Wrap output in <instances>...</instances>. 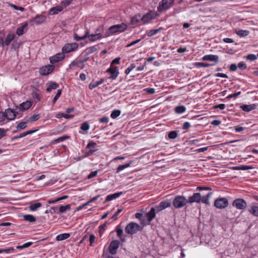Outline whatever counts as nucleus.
<instances>
[{
	"instance_id": "nucleus-1",
	"label": "nucleus",
	"mask_w": 258,
	"mask_h": 258,
	"mask_svg": "<svg viewBox=\"0 0 258 258\" xmlns=\"http://www.w3.org/2000/svg\"><path fill=\"white\" fill-rule=\"evenodd\" d=\"M102 37V36L101 33L89 35L88 31H86L85 34L82 36H79L77 33L74 34V39L78 41L85 39L86 38H88L89 41L94 42L101 39Z\"/></svg>"
},
{
	"instance_id": "nucleus-2",
	"label": "nucleus",
	"mask_w": 258,
	"mask_h": 258,
	"mask_svg": "<svg viewBox=\"0 0 258 258\" xmlns=\"http://www.w3.org/2000/svg\"><path fill=\"white\" fill-rule=\"evenodd\" d=\"M127 28V25L123 23L120 24L114 25L108 28V33L109 35H114L124 32Z\"/></svg>"
},
{
	"instance_id": "nucleus-3",
	"label": "nucleus",
	"mask_w": 258,
	"mask_h": 258,
	"mask_svg": "<svg viewBox=\"0 0 258 258\" xmlns=\"http://www.w3.org/2000/svg\"><path fill=\"white\" fill-rule=\"evenodd\" d=\"M188 203L187 200L183 196H177L173 200L172 204L173 206L179 209L185 206Z\"/></svg>"
},
{
	"instance_id": "nucleus-4",
	"label": "nucleus",
	"mask_w": 258,
	"mask_h": 258,
	"mask_svg": "<svg viewBox=\"0 0 258 258\" xmlns=\"http://www.w3.org/2000/svg\"><path fill=\"white\" fill-rule=\"evenodd\" d=\"M141 229V228L138 224L131 222L126 226L125 231L128 234L133 235L137 233Z\"/></svg>"
},
{
	"instance_id": "nucleus-5",
	"label": "nucleus",
	"mask_w": 258,
	"mask_h": 258,
	"mask_svg": "<svg viewBox=\"0 0 258 258\" xmlns=\"http://www.w3.org/2000/svg\"><path fill=\"white\" fill-rule=\"evenodd\" d=\"M175 0H162L159 4L157 9L159 12L166 11L172 7Z\"/></svg>"
},
{
	"instance_id": "nucleus-6",
	"label": "nucleus",
	"mask_w": 258,
	"mask_h": 258,
	"mask_svg": "<svg viewBox=\"0 0 258 258\" xmlns=\"http://www.w3.org/2000/svg\"><path fill=\"white\" fill-rule=\"evenodd\" d=\"M228 201L226 198H217L214 202V206L219 209H223L228 206Z\"/></svg>"
},
{
	"instance_id": "nucleus-7",
	"label": "nucleus",
	"mask_w": 258,
	"mask_h": 258,
	"mask_svg": "<svg viewBox=\"0 0 258 258\" xmlns=\"http://www.w3.org/2000/svg\"><path fill=\"white\" fill-rule=\"evenodd\" d=\"M232 206L238 210H243L247 207V203L244 199L238 198L234 200Z\"/></svg>"
},
{
	"instance_id": "nucleus-8",
	"label": "nucleus",
	"mask_w": 258,
	"mask_h": 258,
	"mask_svg": "<svg viewBox=\"0 0 258 258\" xmlns=\"http://www.w3.org/2000/svg\"><path fill=\"white\" fill-rule=\"evenodd\" d=\"M78 48V44L77 43H68L66 44L62 48L63 53H70L75 51Z\"/></svg>"
},
{
	"instance_id": "nucleus-9",
	"label": "nucleus",
	"mask_w": 258,
	"mask_h": 258,
	"mask_svg": "<svg viewBox=\"0 0 258 258\" xmlns=\"http://www.w3.org/2000/svg\"><path fill=\"white\" fill-rule=\"evenodd\" d=\"M120 242L117 240H114L111 242L109 246V251L111 254H115L119 246Z\"/></svg>"
},
{
	"instance_id": "nucleus-10",
	"label": "nucleus",
	"mask_w": 258,
	"mask_h": 258,
	"mask_svg": "<svg viewBox=\"0 0 258 258\" xmlns=\"http://www.w3.org/2000/svg\"><path fill=\"white\" fill-rule=\"evenodd\" d=\"M171 204L169 201L165 200L163 201L160 204L156 206V210L157 212H160L168 207L171 206Z\"/></svg>"
},
{
	"instance_id": "nucleus-11",
	"label": "nucleus",
	"mask_w": 258,
	"mask_h": 258,
	"mask_svg": "<svg viewBox=\"0 0 258 258\" xmlns=\"http://www.w3.org/2000/svg\"><path fill=\"white\" fill-rule=\"evenodd\" d=\"M54 68V67L52 65L45 66L39 69V73L41 75H47L52 72Z\"/></svg>"
},
{
	"instance_id": "nucleus-12",
	"label": "nucleus",
	"mask_w": 258,
	"mask_h": 258,
	"mask_svg": "<svg viewBox=\"0 0 258 258\" xmlns=\"http://www.w3.org/2000/svg\"><path fill=\"white\" fill-rule=\"evenodd\" d=\"M106 72L111 74V76L109 78L111 80L116 79L119 74L118 70L117 67H110L108 68Z\"/></svg>"
},
{
	"instance_id": "nucleus-13",
	"label": "nucleus",
	"mask_w": 258,
	"mask_h": 258,
	"mask_svg": "<svg viewBox=\"0 0 258 258\" xmlns=\"http://www.w3.org/2000/svg\"><path fill=\"white\" fill-rule=\"evenodd\" d=\"M64 58V53L62 52V53H58L55 55L50 57L49 60L51 63H55L62 60Z\"/></svg>"
},
{
	"instance_id": "nucleus-14",
	"label": "nucleus",
	"mask_w": 258,
	"mask_h": 258,
	"mask_svg": "<svg viewBox=\"0 0 258 258\" xmlns=\"http://www.w3.org/2000/svg\"><path fill=\"white\" fill-rule=\"evenodd\" d=\"M155 17V13L151 11L144 15L141 18V20L144 22V23H147L149 22L150 20L154 19Z\"/></svg>"
},
{
	"instance_id": "nucleus-15",
	"label": "nucleus",
	"mask_w": 258,
	"mask_h": 258,
	"mask_svg": "<svg viewBox=\"0 0 258 258\" xmlns=\"http://www.w3.org/2000/svg\"><path fill=\"white\" fill-rule=\"evenodd\" d=\"M201 200V196L200 193L197 192L194 194V195L188 197L187 199L188 203H192L194 202L199 203Z\"/></svg>"
},
{
	"instance_id": "nucleus-16",
	"label": "nucleus",
	"mask_w": 258,
	"mask_h": 258,
	"mask_svg": "<svg viewBox=\"0 0 258 258\" xmlns=\"http://www.w3.org/2000/svg\"><path fill=\"white\" fill-rule=\"evenodd\" d=\"M5 114V117L10 120H14L17 116L15 111L10 108L6 109Z\"/></svg>"
},
{
	"instance_id": "nucleus-17",
	"label": "nucleus",
	"mask_w": 258,
	"mask_h": 258,
	"mask_svg": "<svg viewBox=\"0 0 258 258\" xmlns=\"http://www.w3.org/2000/svg\"><path fill=\"white\" fill-rule=\"evenodd\" d=\"M202 60L204 61H214L217 63L219 61V56L213 54L206 55L202 57Z\"/></svg>"
},
{
	"instance_id": "nucleus-18",
	"label": "nucleus",
	"mask_w": 258,
	"mask_h": 258,
	"mask_svg": "<svg viewBox=\"0 0 258 258\" xmlns=\"http://www.w3.org/2000/svg\"><path fill=\"white\" fill-rule=\"evenodd\" d=\"M156 211V208H152L150 211L147 214V218L149 224L155 218Z\"/></svg>"
},
{
	"instance_id": "nucleus-19",
	"label": "nucleus",
	"mask_w": 258,
	"mask_h": 258,
	"mask_svg": "<svg viewBox=\"0 0 258 258\" xmlns=\"http://www.w3.org/2000/svg\"><path fill=\"white\" fill-rule=\"evenodd\" d=\"M46 85L47 86L46 91L48 92H50L52 90L56 89L59 87V85L57 83L53 81L48 82L46 84Z\"/></svg>"
},
{
	"instance_id": "nucleus-20",
	"label": "nucleus",
	"mask_w": 258,
	"mask_h": 258,
	"mask_svg": "<svg viewBox=\"0 0 258 258\" xmlns=\"http://www.w3.org/2000/svg\"><path fill=\"white\" fill-rule=\"evenodd\" d=\"M256 105L255 104H251L249 105H242L240 106V108L245 112H249L256 108Z\"/></svg>"
},
{
	"instance_id": "nucleus-21",
	"label": "nucleus",
	"mask_w": 258,
	"mask_h": 258,
	"mask_svg": "<svg viewBox=\"0 0 258 258\" xmlns=\"http://www.w3.org/2000/svg\"><path fill=\"white\" fill-rule=\"evenodd\" d=\"M122 194V192H116L113 194L109 195L106 197V199L104 201V203H106V202H109L110 201H112L114 199H115L118 198Z\"/></svg>"
},
{
	"instance_id": "nucleus-22",
	"label": "nucleus",
	"mask_w": 258,
	"mask_h": 258,
	"mask_svg": "<svg viewBox=\"0 0 258 258\" xmlns=\"http://www.w3.org/2000/svg\"><path fill=\"white\" fill-rule=\"evenodd\" d=\"M96 145V144L93 142H90L88 145H87L86 148L87 149H89V150L87 152V155L90 156L92 155L94 152L96 151V150L94 149L93 148L95 147Z\"/></svg>"
},
{
	"instance_id": "nucleus-23",
	"label": "nucleus",
	"mask_w": 258,
	"mask_h": 258,
	"mask_svg": "<svg viewBox=\"0 0 258 258\" xmlns=\"http://www.w3.org/2000/svg\"><path fill=\"white\" fill-rule=\"evenodd\" d=\"M104 82V79H101L99 81H92L89 85V88L90 89V90H93V89H94L95 88L97 87V86H98L99 85L102 84V83H103Z\"/></svg>"
},
{
	"instance_id": "nucleus-24",
	"label": "nucleus",
	"mask_w": 258,
	"mask_h": 258,
	"mask_svg": "<svg viewBox=\"0 0 258 258\" xmlns=\"http://www.w3.org/2000/svg\"><path fill=\"white\" fill-rule=\"evenodd\" d=\"M42 204L39 203H30L29 205V210L31 211H36L38 208L41 207Z\"/></svg>"
},
{
	"instance_id": "nucleus-25",
	"label": "nucleus",
	"mask_w": 258,
	"mask_h": 258,
	"mask_svg": "<svg viewBox=\"0 0 258 258\" xmlns=\"http://www.w3.org/2000/svg\"><path fill=\"white\" fill-rule=\"evenodd\" d=\"M28 24L27 23H25L23 25H22L21 26L18 28L16 31V34L18 36H21L23 35L25 32V29L27 27Z\"/></svg>"
},
{
	"instance_id": "nucleus-26",
	"label": "nucleus",
	"mask_w": 258,
	"mask_h": 258,
	"mask_svg": "<svg viewBox=\"0 0 258 258\" xmlns=\"http://www.w3.org/2000/svg\"><path fill=\"white\" fill-rule=\"evenodd\" d=\"M45 20L44 16L39 15L33 18L32 22L35 23L36 24H39L42 23Z\"/></svg>"
},
{
	"instance_id": "nucleus-27",
	"label": "nucleus",
	"mask_w": 258,
	"mask_h": 258,
	"mask_svg": "<svg viewBox=\"0 0 258 258\" xmlns=\"http://www.w3.org/2000/svg\"><path fill=\"white\" fill-rule=\"evenodd\" d=\"M248 212L253 216L258 217V207L256 206H252L248 209Z\"/></svg>"
},
{
	"instance_id": "nucleus-28",
	"label": "nucleus",
	"mask_w": 258,
	"mask_h": 258,
	"mask_svg": "<svg viewBox=\"0 0 258 258\" xmlns=\"http://www.w3.org/2000/svg\"><path fill=\"white\" fill-rule=\"evenodd\" d=\"M63 8L62 6H56L51 9L50 13L51 14H57L62 11Z\"/></svg>"
},
{
	"instance_id": "nucleus-29",
	"label": "nucleus",
	"mask_w": 258,
	"mask_h": 258,
	"mask_svg": "<svg viewBox=\"0 0 258 258\" xmlns=\"http://www.w3.org/2000/svg\"><path fill=\"white\" fill-rule=\"evenodd\" d=\"M31 105L32 103L29 101H27L20 104V106H21L23 111L28 109L29 108H30Z\"/></svg>"
},
{
	"instance_id": "nucleus-30",
	"label": "nucleus",
	"mask_w": 258,
	"mask_h": 258,
	"mask_svg": "<svg viewBox=\"0 0 258 258\" xmlns=\"http://www.w3.org/2000/svg\"><path fill=\"white\" fill-rule=\"evenodd\" d=\"M70 236L69 233H63L58 235L56 237L57 241H61L68 239Z\"/></svg>"
},
{
	"instance_id": "nucleus-31",
	"label": "nucleus",
	"mask_w": 258,
	"mask_h": 258,
	"mask_svg": "<svg viewBox=\"0 0 258 258\" xmlns=\"http://www.w3.org/2000/svg\"><path fill=\"white\" fill-rule=\"evenodd\" d=\"M132 161L124 165H119L116 169V173H119L121 171L130 166Z\"/></svg>"
},
{
	"instance_id": "nucleus-32",
	"label": "nucleus",
	"mask_w": 258,
	"mask_h": 258,
	"mask_svg": "<svg viewBox=\"0 0 258 258\" xmlns=\"http://www.w3.org/2000/svg\"><path fill=\"white\" fill-rule=\"evenodd\" d=\"M15 35L13 34H9L7 35L5 40V44L6 45L8 46L11 41L14 39Z\"/></svg>"
},
{
	"instance_id": "nucleus-33",
	"label": "nucleus",
	"mask_w": 258,
	"mask_h": 258,
	"mask_svg": "<svg viewBox=\"0 0 258 258\" xmlns=\"http://www.w3.org/2000/svg\"><path fill=\"white\" fill-rule=\"evenodd\" d=\"M24 219L29 222L34 223L36 221V218L32 215H25L23 216Z\"/></svg>"
},
{
	"instance_id": "nucleus-34",
	"label": "nucleus",
	"mask_w": 258,
	"mask_h": 258,
	"mask_svg": "<svg viewBox=\"0 0 258 258\" xmlns=\"http://www.w3.org/2000/svg\"><path fill=\"white\" fill-rule=\"evenodd\" d=\"M71 209V205L68 204L66 206H61L59 208V211L57 212L58 214H61L67 211L70 210Z\"/></svg>"
},
{
	"instance_id": "nucleus-35",
	"label": "nucleus",
	"mask_w": 258,
	"mask_h": 258,
	"mask_svg": "<svg viewBox=\"0 0 258 258\" xmlns=\"http://www.w3.org/2000/svg\"><path fill=\"white\" fill-rule=\"evenodd\" d=\"M212 192H210L206 196H203L202 197H201V201H202V203L206 204L207 205L209 204V199L212 196Z\"/></svg>"
},
{
	"instance_id": "nucleus-36",
	"label": "nucleus",
	"mask_w": 258,
	"mask_h": 258,
	"mask_svg": "<svg viewBox=\"0 0 258 258\" xmlns=\"http://www.w3.org/2000/svg\"><path fill=\"white\" fill-rule=\"evenodd\" d=\"M74 116V115H69L68 114H66V113H58L55 117L57 118H62V117H64L66 118H73Z\"/></svg>"
},
{
	"instance_id": "nucleus-37",
	"label": "nucleus",
	"mask_w": 258,
	"mask_h": 258,
	"mask_svg": "<svg viewBox=\"0 0 258 258\" xmlns=\"http://www.w3.org/2000/svg\"><path fill=\"white\" fill-rule=\"evenodd\" d=\"M186 110V108L183 105L178 106L175 107V111L178 114H180L184 112Z\"/></svg>"
},
{
	"instance_id": "nucleus-38",
	"label": "nucleus",
	"mask_w": 258,
	"mask_h": 258,
	"mask_svg": "<svg viewBox=\"0 0 258 258\" xmlns=\"http://www.w3.org/2000/svg\"><path fill=\"white\" fill-rule=\"evenodd\" d=\"M249 32L247 30H239L236 31V34L240 37H245L249 34Z\"/></svg>"
},
{
	"instance_id": "nucleus-39",
	"label": "nucleus",
	"mask_w": 258,
	"mask_h": 258,
	"mask_svg": "<svg viewBox=\"0 0 258 258\" xmlns=\"http://www.w3.org/2000/svg\"><path fill=\"white\" fill-rule=\"evenodd\" d=\"M161 28L157 29H152L147 32V35L149 37H151L157 34L161 30Z\"/></svg>"
},
{
	"instance_id": "nucleus-40",
	"label": "nucleus",
	"mask_w": 258,
	"mask_h": 258,
	"mask_svg": "<svg viewBox=\"0 0 258 258\" xmlns=\"http://www.w3.org/2000/svg\"><path fill=\"white\" fill-rule=\"evenodd\" d=\"M195 66L197 68H205L213 66V64L206 63L203 62H196Z\"/></svg>"
},
{
	"instance_id": "nucleus-41",
	"label": "nucleus",
	"mask_w": 258,
	"mask_h": 258,
	"mask_svg": "<svg viewBox=\"0 0 258 258\" xmlns=\"http://www.w3.org/2000/svg\"><path fill=\"white\" fill-rule=\"evenodd\" d=\"M89 128H90V125L87 121L84 122L82 124V125L80 127V128L82 130H83L86 132H87L88 131V130L89 129Z\"/></svg>"
},
{
	"instance_id": "nucleus-42",
	"label": "nucleus",
	"mask_w": 258,
	"mask_h": 258,
	"mask_svg": "<svg viewBox=\"0 0 258 258\" xmlns=\"http://www.w3.org/2000/svg\"><path fill=\"white\" fill-rule=\"evenodd\" d=\"M98 47L97 45H95V46H91V47L87 48L86 49V51L88 53H93V52L96 51L98 49Z\"/></svg>"
},
{
	"instance_id": "nucleus-43",
	"label": "nucleus",
	"mask_w": 258,
	"mask_h": 258,
	"mask_svg": "<svg viewBox=\"0 0 258 258\" xmlns=\"http://www.w3.org/2000/svg\"><path fill=\"white\" fill-rule=\"evenodd\" d=\"M234 169L242 170H247L249 169H253V167L247 165H241L240 166L235 167Z\"/></svg>"
},
{
	"instance_id": "nucleus-44",
	"label": "nucleus",
	"mask_w": 258,
	"mask_h": 258,
	"mask_svg": "<svg viewBox=\"0 0 258 258\" xmlns=\"http://www.w3.org/2000/svg\"><path fill=\"white\" fill-rule=\"evenodd\" d=\"M68 138H69L68 136H63L62 137H59V138L56 139L55 140H54L53 141V143L55 144V143H58L59 142H62L64 141L65 140H66L67 139H68Z\"/></svg>"
},
{
	"instance_id": "nucleus-45",
	"label": "nucleus",
	"mask_w": 258,
	"mask_h": 258,
	"mask_svg": "<svg viewBox=\"0 0 258 258\" xmlns=\"http://www.w3.org/2000/svg\"><path fill=\"white\" fill-rule=\"evenodd\" d=\"M117 235L120 238V239H122V237L123 236V230L122 228L119 226L116 227V229Z\"/></svg>"
},
{
	"instance_id": "nucleus-46",
	"label": "nucleus",
	"mask_w": 258,
	"mask_h": 258,
	"mask_svg": "<svg viewBox=\"0 0 258 258\" xmlns=\"http://www.w3.org/2000/svg\"><path fill=\"white\" fill-rule=\"evenodd\" d=\"M140 19H141V18L140 16H135L132 18L131 23L133 25H136L140 21Z\"/></svg>"
},
{
	"instance_id": "nucleus-47",
	"label": "nucleus",
	"mask_w": 258,
	"mask_h": 258,
	"mask_svg": "<svg viewBox=\"0 0 258 258\" xmlns=\"http://www.w3.org/2000/svg\"><path fill=\"white\" fill-rule=\"evenodd\" d=\"M120 113L121 112L119 110H114L111 114V117L112 118H115L119 116Z\"/></svg>"
},
{
	"instance_id": "nucleus-48",
	"label": "nucleus",
	"mask_w": 258,
	"mask_h": 258,
	"mask_svg": "<svg viewBox=\"0 0 258 258\" xmlns=\"http://www.w3.org/2000/svg\"><path fill=\"white\" fill-rule=\"evenodd\" d=\"M40 118L39 114H34L32 115L28 119V122H33L39 119Z\"/></svg>"
},
{
	"instance_id": "nucleus-49",
	"label": "nucleus",
	"mask_w": 258,
	"mask_h": 258,
	"mask_svg": "<svg viewBox=\"0 0 258 258\" xmlns=\"http://www.w3.org/2000/svg\"><path fill=\"white\" fill-rule=\"evenodd\" d=\"M61 94V90L59 89L57 90L56 94L54 96L53 100H52V103L54 104L56 102V101L58 100V99L59 98Z\"/></svg>"
},
{
	"instance_id": "nucleus-50",
	"label": "nucleus",
	"mask_w": 258,
	"mask_h": 258,
	"mask_svg": "<svg viewBox=\"0 0 258 258\" xmlns=\"http://www.w3.org/2000/svg\"><path fill=\"white\" fill-rule=\"evenodd\" d=\"M177 137V133L176 131H171L168 134V138L170 139H174Z\"/></svg>"
},
{
	"instance_id": "nucleus-51",
	"label": "nucleus",
	"mask_w": 258,
	"mask_h": 258,
	"mask_svg": "<svg viewBox=\"0 0 258 258\" xmlns=\"http://www.w3.org/2000/svg\"><path fill=\"white\" fill-rule=\"evenodd\" d=\"M27 122H21L19 123L17 126V128L18 130L24 129L26 127Z\"/></svg>"
},
{
	"instance_id": "nucleus-52",
	"label": "nucleus",
	"mask_w": 258,
	"mask_h": 258,
	"mask_svg": "<svg viewBox=\"0 0 258 258\" xmlns=\"http://www.w3.org/2000/svg\"><path fill=\"white\" fill-rule=\"evenodd\" d=\"M240 94H241V92L238 91L237 92L229 95L228 96H227L226 98L230 99L232 98H236L237 96H238L239 95H240Z\"/></svg>"
},
{
	"instance_id": "nucleus-53",
	"label": "nucleus",
	"mask_w": 258,
	"mask_h": 258,
	"mask_svg": "<svg viewBox=\"0 0 258 258\" xmlns=\"http://www.w3.org/2000/svg\"><path fill=\"white\" fill-rule=\"evenodd\" d=\"M13 110L14 111H15L16 115L21 114L22 112L23 111V109L20 105L19 107L17 106L16 108Z\"/></svg>"
},
{
	"instance_id": "nucleus-54",
	"label": "nucleus",
	"mask_w": 258,
	"mask_h": 258,
	"mask_svg": "<svg viewBox=\"0 0 258 258\" xmlns=\"http://www.w3.org/2000/svg\"><path fill=\"white\" fill-rule=\"evenodd\" d=\"M246 58L248 60H249L251 61H253V60H255V59H256L257 56L253 54H249L247 55Z\"/></svg>"
},
{
	"instance_id": "nucleus-55",
	"label": "nucleus",
	"mask_w": 258,
	"mask_h": 258,
	"mask_svg": "<svg viewBox=\"0 0 258 258\" xmlns=\"http://www.w3.org/2000/svg\"><path fill=\"white\" fill-rule=\"evenodd\" d=\"M95 236L93 234H91L90 235L89 237V241H90V245L91 246H93V243L95 242Z\"/></svg>"
},
{
	"instance_id": "nucleus-56",
	"label": "nucleus",
	"mask_w": 258,
	"mask_h": 258,
	"mask_svg": "<svg viewBox=\"0 0 258 258\" xmlns=\"http://www.w3.org/2000/svg\"><path fill=\"white\" fill-rule=\"evenodd\" d=\"M122 211V209H119L117 210V211L115 213V214L112 216V218L114 219L115 220L117 219V216L120 213H121Z\"/></svg>"
},
{
	"instance_id": "nucleus-57",
	"label": "nucleus",
	"mask_w": 258,
	"mask_h": 258,
	"mask_svg": "<svg viewBox=\"0 0 258 258\" xmlns=\"http://www.w3.org/2000/svg\"><path fill=\"white\" fill-rule=\"evenodd\" d=\"M237 67L241 70H244L246 68V65L244 62L241 61L238 63Z\"/></svg>"
},
{
	"instance_id": "nucleus-58",
	"label": "nucleus",
	"mask_w": 258,
	"mask_h": 258,
	"mask_svg": "<svg viewBox=\"0 0 258 258\" xmlns=\"http://www.w3.org/2000/svg\"><path fill=\"white\" fill-rule=\"evenodd\" d=\"M98 173L97 171H92L87 176L88 179H91L94 177H95Z\"/></svg>"
},
{
	"instance_id": "nucleus-59",
	"label": "nucleus",
	"mask_w": 258,
	"mask_h": 258,
	"mask_svg": "<svg viewBox=\"0 0 258 258\" xmlns=\"http://www.w3.org/2000/svg\"><path fill=\"white\" fill-rule=\"evenodd\" d=\"M135 68V66L134 64L128 67L125 71V74L128 75Z\"/></svg>"
},
{
	"instance_id": "nucleus-60",
	"label": "nucleus",
	"mask_w": 258,
	"mask_h": 258,
	"mask_svg": "<svg viewBox=\"0 0 258 258\" xmlns=\"http://www.w3.org/2000/svg\"><path fill=\"white\" fill-rule=\"evenodd\" d=\"M144 91L146 92H147V93H148V94H153L155 92V89L154 88H150L145 89Z\"/></svg>"
},
{
	"instance_id": "nucleus-61",
	"label": "nucleus",
	"mask_w": 258,
	"mask_h": 258,
	"mask_svg": "<svg viewBox=\"0 0 258 258\" xmlns=\"http://www.w3.org/2000/svg\"><path fill=\"white\" fill-rule=\"evenodd\" d=\"M109 121V118L106 116H104L99 119V122L101 123H106Z\"/></svg>"
},
{
	"instance_id": "nucleus-62",
	"label": "nucleus",
	"mask_w": 258,
	"mask_h": 258,
	"mask_svg": "<svg viewBox=\"0 0 258 258\" xmlns=\"http://www.w3.org/2000/svg\"><path fill=\"white\" fill-rule=\"evenodd\" d=\"M190 126V124L188 122H185L182 126V129L183 130H187L188 129Z\"/></svg>"
},
{
	"instance_id": "nucleus-63",
	"label": "nucleus",
	"mask_w": 258,
	"mask_h": 258,
	"mask_svg": "<svg viewBox=\"0 0 258 258\" xmlns=\"http://www.w3.org/2000/svg\"><path fill=\"white\" fill-rule=\"evenodd\" d=\"M79 64H80V63H79V61H73L69 65V68H72Z\"/></svg>"
},
{
	"instance_id": "nucleus-64",
	"label": "nucleus",
	"mask_w": 258,
	"mask_h": 258,
	"mask_svg": "<svg viewBox=\"0 0 258 258\" xmlns=\"http://www.w3.org/2000/svg\"><path fill=\"white\" fill-rule=\"evenodd\" d=\"M72 1L73 0H65L64 1L61 3V4L63 5L64 7H66L70 5Z\"/></svg>"
}]
</instances>
